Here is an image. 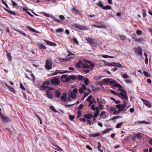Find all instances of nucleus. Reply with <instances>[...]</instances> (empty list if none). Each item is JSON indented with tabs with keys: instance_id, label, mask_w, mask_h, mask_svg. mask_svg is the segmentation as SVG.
I'll use <instances>...</instances> for the list:
<instances>
[{
	"instance_id": "obj_29",
	"label": "nucleus",
	"mask_w": 152,
	"mask_h": 152,
	"mask_svg": "<svg viewBox=\"0 0 152 152\" xmlns=\"http://www.w3.org/2000/svg\"><path fill=\"white\" fill-rule=\"evenodd\" d=\"M13 29L18 32L20 33L21 34H22V35H23L24 36H26V33L24 32H22L21 31L18 30H17V29H16L15 28H13Z\"/></svg>"
},
{
	"instance_id": "obj_39",
	"label": "nucleus",
	"mask_w": 152,
	"mask_h": 152,
	"mask_svg": "<svg viewBox=\"0 0 152 152\" xmlns=\"http://www.w3.org/2000/svg\"><path fill=\"white\" fill-rule=\"evenodd\" d=\"M92 98V96L91 95L89 96L87 98L86 100L88 102H90L91 101V99Z\"/></svg>"
},
{
	"instance_id": "obj_40",
	"label": "nucleus",
	"mask_w": 152,
	"mask_h": 152,
	"mask_svg": "<svg viewBox=\"0 0 152 152\" xmlns=\"http://www.w3.org/2000/svg\"><path fill=\"white\" fill-rule=\"evenodd\" d=\"M143 73L145 76L146 77H151L150 75L147 72L144 71L143 72Z\"/></svg>"
},
{
	"instance_id": "obj_17",
	"label": "nucleus",
	"mask_w": 152,
	"mask_h": 152,
	"mask_svg": "<svg viewBox=\"0 0 152 152\" xmlns=\"http://www.w3.org/2000/svg\"><path fill=\"white\" fill-rule=\"evenodd\" d=\"M75 27L81 30H86V27H84L80 25L76 24L75 25Z\"/></svg>"
},
{
	"instance_id": "obj_57",
	"label": "nucleus",
	"mask_w": 152,
	"mask_h": 152,
	"mask_svg": "<svg viewBox=\"0 0 152 152\" xmlns=\"http://www.w3.org/2000/svg\"><path fill=\"white\" fill-rule=\"evenodd\" d=\"M125 82L127 83H131L132 82V81L131 80H125Z\"/></svg>"
},
{
	"instance_id": "obj_59",
	"label": "nucleus",
	"mask_w": 152,
	"mask_h": 152,
	"mask_svg": "<svg viewBox=\"0 0 152 152\" xmlns=\"http://www.w3.org/2000/svg\"><path fill=\"white\" fill-rule=\"evenodd\" d=\"M83 104H80L78 108V109L80 110V109H82L83 108Z\"/></svg>"
},
{
	"instance_id": "obj_15",
	"label": "nucleus",
	"mask_w": 152,
	"mask_h": 152,
	"mask_svg": "<svg viewBox=\"0 0 152 152\" xmlns=\"http://www.w3.org/2000/svg\"><path fill=\"white\" fill-rule=\"evenodd\" d=\"M83 63L81 61H79L78 63L76 64V66L77 68H82L83 66Z\"/></svg>"
},
{
	"instance_id": "obj_44",
	"label": "nucleus",
	"mask_w": 152,
	"mask_h": 152,
	"mask_svg": "<svg viewBox=\"0 0 152 152\" xmlns=\"http://www.w3.org/2000/svg\"><path fill=\"white\" fill-rule=\"evenodd\" d=\"M77 118H79L80 117L81 115V112L80 110H79L77 112Z\"/></svg>"
},
{
	"instance_id": "obj_62",
	"label": "nucleus",
	"mask_w": 152,
	"mask_h": 152,
	"mask_svg": "<svg viewBox=\"0 0 152 152\" xmlns=\"http://www.w3.org/2000/svg\"><path fill=\"white\" fill-rule=\"evenodd\" d=\"M91 109L92 110H94L96 109L95 106L94 104H93L91 106Z\"/></svg>"
},
{
	"instance_id": "obj_36",
	"label": "nucleus",
	"mask_w": 152,
	"mask_h": 152,
	"mask_svg": "<svg viewBox=\"0 0 152 152\" xmlns=\"http://www.w3.org/2000/svg\"><path fill=\"white\" fill-rule=\"evenodd\" d=\"M72 11L75 14H78L79 11L75 8H73L72 9Z\"/></svg>"
},
{
	"instance_id": "obj_55",
	"label": "nucleus",
	"mask_w": 152,
	"mask_h": 152,
	"mask_svg": "<svg viewBox=\"0 0 152 152\" xmlns=\"http://www.w3.org/2000/svg\"><path fill=\"white\" fill-rule=\"evenodd\" d=\"M11 2H12L13 6V7H15V6H16L17 5V4L15 2H14L13 1V0H11Z\"/></svg>"
},
{
	"instance_id": "obj_64",
	"label": "nucleus",
	"mask_w": 152,
	"mask_h": 152,
	"mask_svg": "<svg viewBox=\"0 0 152 152\" xmlns=\"http://www.w3.org/2000/svg\"><path fill=\"white\" fill-rule=\"evenodd\" d=\"M69 117L71 120H72L74 118L75 116L74 115H70L69 116Z\"/></svg>"
},
{
	"instance_id": "obj_63",
	"label": "nucleus",
	"mask_w": 152,
	"mask_h": 152,
	"mask_svg": "<svg viewBox=\"0 0 152 152\" xmlns=\"http://www.w3.org/2000/svg\"><path fill=\"white\" fill-rule=\"evenodd\" d=\"M80 120L81 121L85 122L86 121V120L85 118H80Z\"/></svg>"
},
{
	"instance_id": "obj_28",
	"label": "nucleus",
	"mask_w": 152,
	"mask_h": 152,
	"mask_svg": "<svg viewBox=\"0 0 152 152\" xmlns=\"http://www.w3.org/2000/svg\"><path fill=\"white\" fill-rule=\"evenodd\" d=\"M100 134H99L96 133V134H93L91 133L89 134V136L90 137H95L98 136H100Z\"/></svg>"
},
{
	"instance_id": "obj_45",
	"label": "nucleus",
	"mask_w": 152,
	"mask_h": 152,
	"mask_svg": "<svg viewBox=\"0 0 152 152\" xmlns=\"http://www.w3.org/2000/svg\"><path fill=\"white\" fill-rule=\"evenodd\" d=\"M89 82V80H88L86 78L84 80V82L86 84V85L87 86L88 84V83Z\"/></svg>"
},
{
	"instance_id": "obj_1",
	"label": "nucleus",
	"mask_w": 152,
	"mask_h": 152,
	"mask_svg": "<svg viewBox=\"0 0 152 152\" xmlns=\"http://www.w3.org/2000/svg\"><path fill=\"white\" fill-rule=\"evenodd\" d=\"M67 75H63L61 76V80L62 82H69L71 80H75L76 79L75 76L72 75L67 77Z\"/></svg>"
},
{
	"instance_id": "obj_32",
	"label": "nucleus",
	"mask_w": 152,
	"mask_h": 152,
	"mask_svg": "<svg viewBox=\"0 0 152 152\" xmlns=\"http://www.w3.org/2000/svg\"><path fill=\"white\" fill-rule=\"evenodd\" d=\"M106 102L104 99H103L102 98H99V104H106Z\"/></svg>"
},
{
	"instance_id": "obj_48",
	"label": "nucleus",
	"mask_w": 152,
	"mask_h": 152,
	"mask_svg": "<svg viewBox=\"0 0 152 152\" xmlns=\"http://www.w3.org/2000/svg\"><path fill=\"white\" fill-rule=\"evenodd\" d=\"M9 13L10 14L12 15H16V13L14 11H13L11 10H10V11L9 12Z\"/></svg>"
},
{
	"instance_id": "obj_8",
	"label": "nucleus",
	"mask_w": 152,
	"mask_h": 152,
	"mask_svg": "<svg viewBox=\"0 0 152 152\" xmlns=\"http://www.w3.org/2000/svg\"><path fill=\"white\" fill-rule=\"evenodd\" d=\"M107 65L112 66L118 67L119 68H121L122 67V65L119 63H115L114 62L110 63H108Z\"/></svg>"
},
{
	"instance_id": "obj_10",
	"label": "nucleus",
	"mask_w": 152,
	"mask_h": 152,
	"mask_svg": "<svg viewBox=\"0 0 152 152\" xmlns=\"http://www.w3.org/2000/svg\"><path fill=\"white\" fill-rule=\"evenodd\" d=\"M86 40L90 44L92 45L94 43V40L92 38L90 37L86 38H85Z\"/></svg>"
},
{
	"instance_id": "obj_52",
	"label": "nucleus",
	"mask_w": 152,
	"mask_h": 152,
	"mask_svg": "<svg viewBox=\"0 0 152 152\" xmlns=\"http://www.w3.org/2000/svg\"><path fill=\"white\" fill-rule=\"evenodd\" d=\"M79 92L80 93H82L84 92V90L83 89V88H80L79 89Z\"/></svg>"
},
{
	"instance_id": "obj_42",
	"label": "nucleus",
	"mask_w": 152,
	"mask_h": 152,
	"mask_svg": "<svg viewBox=\"0 0 152 152\" xmlns=\"http://www.w3.org/2000/svg\"><path fill=\"white\" fill-rule=\"evenodd\" d=\"M88 63H90V65H89L90 66V69L91 70H92V69L94 66V65L93 64L90 63L89 61L88 62Z\"/></svg>"
},
{
	"instance_id": "obj_51",
	"label": "nucleus",
	"mask_w": 152,
	"mask_h": 152,
	"mask_svg": "<svg viewBox=\"0 0 152 152\" xmlns=\"http://www.w3.org/2000/svg\"><path fill=\"white\" fill-rule=\"evenodd\" d=\"M59 17L60 18V19L62 20H63L65 19V17L63 15H60L59 16Z\"/></svg>"
},
{
	"instance_id": "obj_11",
	"label": "nucleus",
	"mask_w": 152,
	"mask_h": 152,
	"mask_svg": "<svg viewBox=\"0 0 152 152\" xmlns=\"http://www.w3.org/2000/svg\"><path fill=\"white\" fill-rule=\"evenodd\" d=\"M126 106V103L125 102V101H124V104H118L116 105V107L117 108H120L122 110Z\"/></svg>"
},
{
	"instance_id": "obj_20",
	"label": "nucleus",
	"mask_w": 152,
	"mask_h": 152,
	"mask_svg": "<svg viewBox=\"0 0 152 152\" xmlns=\"http://www.w3.org/2000/svg\"><path fill=\"white\" fill-rule=\"evenodd\" d=\"M67 96L66 93H63V95L61 96L60 98L61 100H64V102H65Z\"/></svg>"
},
{
	"instance_id": "obj_31",
	"label": "nucleus",
	"mask_w": 152,
	"mask_h": 152,
	"mask_svg": "<svg viewBox=\"0 0 152 152\" xmlns=\"http://www.w3.org/2000/svg\"><path fill=\"white\" fill-rule=\"evenodd\" d=\"M112 130V128L107 129L104 130L103 132V133L104 134H107L109 132V131Z\"/></svg>"
},
{
	"instance_id": "obj_60",
	"label": "nucleus",
	"mask_w": 152,
	"mask_h": 152,
	"mask_svg": "<svg viewBox=\"0 0 152 152\" xmlns=\"http://www.w3.org/2000/svg\"><path fill=\"white\" fill-rule=\"evenodd\" d=\"M72 92L75 94H76L77 92V90L76 88L72 90Z\"/></svg>"
},
{
	"instance_id": "obj_30",
	"label": "nucleus",
	"mask_w": 152,
	"mask_h": 152,
	"mask_svg": "<svg viewBox=\"0 0 152 152\" xmlns=\"http://www.w3.org/2000/svg\"><path fill=\"white\" fill-rule=\"evenodd\" d=\"M137 123L138 124H150V123L149 122H147L145 121H139Z\"/></svg>"
},
{
	"instance_id": "obj_26",
	"label": "nucleus",
	"mask_w": 152,
	"mask_h": 152,
	"mask_svg": "<svg viewBox=\"0 0 152 152\" xmlns=\"http://www.w3.org/2000/svg\"><path fill=\"white\" fill-rule=\"evenodd\" d=\"M62 73L61 72V70H56L54 72V73L51 75L52 76L57 75L58 73L62 74Z\"/></svg>"
},
{
	"instance_id": "obj_21",
	"label": "nucleus",
	"mask_w": 152,
	"mask_h": 152,
	"mask_svg": "<svg viewBox=\"0 0 152 152\" xmlns=\"http://www.w3.org/2000/svg\"><path fill=\"white\" fill-rule=\"evenodd\" d=\"M37 45L39 48L41 50L45 49L46 48V47L42 44L38 43Z\"/></svg>"
},
{
	"instance_id": "obj_58",
	"label": "nucleus",
	"mask_w": 152,
	"mask_h": 152,
	"mask_svg": "<svg viewBox=\"0 0 152 152\" xmlns=\"http://www.w3.org/2000/svg\"><path fill=\"white\" fill-rule=\"evenodd\" d=\"M99 108L100 109H103V108H104V106L103 105H102L101 104H99Z\"/></svg>"
},
{
	"instance_id": "obj_38",
	"label": "nucleus",
	"mask_w": 152,
	"mask_h": 152,
	"mask_svg": "<svg viewBox=\"0 0 152 152\" xmlns=\"http://www.w3.org/2000/svg\"><path fill=\"white\" fill-rule=\"evenodd\" d=\"M98 6L100 7H101L103 9V7H104V5L102 2L100 1L99 2L98 4L97 5Z\"/></svg>"
},
{
	"instance_id": "obj_35",
	"label": "nucleus",
	"mask_w": 152,
	"mask_h": 152,
	"mask_svg": "<svg viewBox=\"0 0 152 152\" xmlns=\"http://www.w3.org/2000/svg\"><path fill=\"white\" fill-rule=\"evenodd\" d=\"M84 74H87L90 72V71L89 69H83L82 70Z\"/></svg>"
},
{
	"instance_id": "obj_7",
	"label": "nucleus",
	"mask_w": 152,
	"mask_h": 152,
	"mask_svg": "<svg viewBox=\"0 0 152 152\" xmlns=\"http://www.w3.org/2000/svg\"><path fill=\"white\" fill-rule=\"evenodd\" d=\"M111 79H104L102 80L103 82L105 84H107L108 83L111 84L113 86V84L115 83V81L114 80H110Z\"/></svg>"
},
{
	"instance_id": "obj_27",
	"label": "nucleus",
	"mask_w": 152,
	"mask_h": 152,
	"mask_svg": "<svg viewBox=\"0 0 152 152\" xmlns=\"http://www.w3.org/2000/svg\"><path fill=\"white\" fill-rule=\"evenodd\" d=\"M144 104L145 105H146L147 107H148L149 108H150L151 107V104H150L149 102L147 100L145 101Z\"/></svg>"
},
{
	"instance_id": "obj_18",
	"label": "nucleus",
	"mask_w": 152,
	"mask_h": 152,
	"mask_svg": "<svg viewBox=\"0 0 152 152\" xmlns=\"http://www.w3.org/2000/svg\"><path fill=\"white\" fill-rule=\"evenodd\" d=\"M7 54V58L9 61L11 62L12 60V57L10 53L7 51H6Z\"/></svg>"
},
{
	"instance_id": "obj_25",
	"label": "nucleus",
	"mask_w": 152,
	"mask_h": 152,
	"mask_svg": "<svg viewBox=\"0 0 152 152\" xmlns=\"http://www.w3.org/2000/svg\"><path fill=\"white\" fill-rule=\"evenodd\" d=\"M82 68L83 69H90V66L87 64L83 63Z\"/></svg>"
},
{
	"instance_id": "obj_34",
	"label": "nucleus",
	"mask_w": 152,
	"mask_h": 152,
	"mask_svg": "<svg viewBox=\"0 0 152 152\" xmlns=\"http://www.w3.org/2000/svg\"><path fill=\"white\" fill-rule=\"evenodd\" d=\"M6 86L8 87V89L10 90L12 92H13L15 91L14 89L12 87H10L7 85V84H6Z\"/></svg>"
},
{
	"instance_id": "obj_46",
	"label": "nucleus",
	"mask_w": 152,
	"mask_h": 152,
	"mask_svg": "<svg viewBox=\"0 0 152 152\" xmlns=\"http://www.w3.org/2000/svg\"><path fill=\"white\" fill-rule=\"evenodd\" d=\"M110 92L112 94L118 96V93H117L115 91L113 90H111Z\"/></svg>"
},
{
	"instance_id": "obj_53",
	"label": "nucleus",
	"mask_w": 152,
	"mask_h": 152,
	"mask_svg": "<svg viewBox=\"0 0 152 152\" xmlns=\"http://www.w3.org/2000/svg\"><path fill=\"white\" fill-rule=\"evenodd\" d=\"M78 77L79 80H81L84 79L83 77L81 75L79 76Z\"/></svg>"
},
{
	"instance_id": "obj_50",
	"label": "nucleus",
	"mask_w": 152,
	"mask_h": 152,
	"mask_svg": "<svg viewBox=\"0 0 152 152\" xmlns=\"http://www.w3.org/2000/svg\"><path fill=\"white\" fill-rule=\"evenodd\" d=\"M2 2V3H3V4H4L5 6L7 7V8H9V7L7 5V4L4 1V0H1Z\"/></svg>"
},
{
	"instance_id": "obj_9",
	"label": "nucleus",
	"mask_w": 152,
	"mask_h": 152,
	"mask_svg": "<svg viewBox=\"0 0 152 152\" xmlns=\"http://www.w3.org/2000/svg\"><path fill=\"white\" fill-rule=\"evenodd\" d=\"M113 86L115 87H118V90L121 91V92H122V91L124 92L125 90L122 89V86L119 84L116 83H115V82L113 84Z\"/></svg>"
},
{
	"instance_id": "obj_47",
	"label": "nucleus",
	"mask_w": 152,
	"mask_h": 152,
	"mask_svg": "<svg viewBox=\"0 0 152 152\" xmlns=\"http://www.w3.org/2000/svg\"><path fill=\"white\" fill-rule=\"evenodd\" d=\"M142 11L143 12V17H144L145 16L146 14V11L145 10H142Z\"/></svg>"
},
{
	"instance_id": "obj_24",
	"label": "nucleus",
	"mask_w": 152,
	"mask_h": 152,
	"mask_svg": "<svg viewBox=\"0 0 152 152\" xmlns=\"http://www.w3.org/2000/svg\"><path fill=\"white\" fill-rule=\"evenodd\" d=\"M83 117L88 119H90L91 118L93 117V116L91 114H89L85 115H83Z\"/></svg>"
},
{
	"instance_id": "obj_13",
	"label": "nucleus",
	"mask_w": 152,
	"mask_h": 152,
	"mask_svg": "<svg viewBox=\"0 0 152 152\" xmlns=\"http://www.w3.org/2000/svg\"><path fill=\"white\" fill-rule=\"evenodd\" d=\"M0 116L3 121L4 123L7 122L9 121V119L7 117L4 116L2 114H0Z\"/></svg>"
},
{
	"instance_id": "obj_33",
	"label": "nucleus",
	"mask_w": 152,
	"mask_h": 152,
	"mask_svg": "<svg viewBox=\"0 0 152 152\" xmlns=\"http://www.w3.org/2000/svg\"><path fill=\"white\" fill-rule=\"evenodd\" d=\"M111 9V7L109 5L105 6H104V7H103V9L105 10H110Z\"/></svg>"
},
{
	"instance_id": "obj_56",
	"label": "nucleus",
	"mask_w": 152,
	"mask_h": 152,
	"mask_svg": "<svg viewBox=\"0 0 152 152\" xmlns=\"http://www.w3.org/2000/svg\"><path fill=\"white\" fill-rule=\"evenodd\" d=\"M20 88H21L22 89H23V90H24V91H25L26 90L25 88L24 87L22 84L21 83L20 84Z\"/></svg>"
},
{
	"instance_id": "obj_4",
	"label": "nucleus",
	"mask_w": 152,
	"mask_h": 152,
	"mask_svg": "<svg viewBox=\"0 0 152 152\" xmlns=\"http://www.w3.org/2000/svg\"><path fill=\"white\" fill-rule=\"evenodd\" d=\"M127 94V93L125 90L124 92L122 91L118 93V96L124 101V100H127L128 99Z\"/></svg>"
},
{
	"instance_id": "obj_41",
	"label": "nucleus",
	"mask_w": 152,
	"mask_h": 152,
	"mask_svg": "<svg viewBox=\"0 0 152 152\" xmlns=\"http://www.w3.org/2000/svg\"><path fill=\"white\" fill-rule=\"evenodd\" d=\"M51 18L53 19L54 20L58 22H60L61 21L59 19L56 18L53 16H51Z\"/></svg>"
},
{
	"instance_id": "obj_3",
	"label": "nucleus",
	"mask_w": 152,
	"mask_h": 152,
	"mask_svg": "<svg viewBox=\"0 0 152 152\" xmlns=\"http://www.w3.org/2000/svg\"><path fill=\"white\" fill-rule=\"evenodd\" d=\"M50 84L52 85L57 86L59 84L60 81L59 79L57 77H54L51 78L50 79Z\"/></svg>"
},
{
	"instance_id": "obj_37",
	"label": "nucleus",
	"mask_w": 152,
	"mask_h": 152,
	"mask_svg": "<svg viewBox=\"0 0 152 152\" xmlns=\"http://www.w3.org/2000/svg\"><path fill=\"white\" fill-rule=\"evenodd\" d=\"M123 124V122L118 124L116 126V128H119Z\"/></svg>"
},
{
	"instance_id": "obj_5",
	"label": "nucleus",
	"mask_w": 152,
	"mask_h": 152,
	"mask_svg": "<svg viewBox=\"0 0 152 152\" xmlns=\"http://www.w3.org/2000/svg\"><path fill=\"white\" fill-rule=\"evenodd\" d=\"M54 88H50L46 91V97L49 99H52L53 98L52 92L51 91L54 90Z\"/></svg>"
},
{
	"instance_id": "obj_22",
	"label": "nucleus",
	"mask_w": 152,
	"mask_h": 152,
	"mask_svg": "<svg viewBox=\"0 0 152 152\" xmlns=\"http://www.w3.org/2000/svg\"><path fill=\"white\" fill-rule=\"evenodd\" d=\"M26 27L28 29L32 32H34L35 33H37L38 32V31H36L34 28H32L31 27L29 26H26Z\"/></svg>"
},
{
	"instance_id": "obj_16",
	"label": "nucleus",
	"mask_w": 152,
	"mask_h": 152,
	"mask_svg": "<svg viewBox=\"0 0 152 152\" xmlns=\"http://www.w3.org/2000/svg\"><path fill=\"white\" fill-rule=\"evenodd\" d=\"M69 96L73 99H75L77 97L76 94L72 92H71L69 94Z\"/></svg>"
},
{
	"instance_id": "obj_2",
	"label": "nucleus",
	"mask_w": 152,
	"mask_h": 152,
	"mask_svg": "<svg viewBox=\"0 0 152 152\" xmlns=\"http://www.w3.org/2000/svg\"><path fill=\"white\" fill-rule=\"evenodd\" d=\"M50 84V82L48 81L43 82L42 85L40 87V90H46L47 91L50 88H52L48 86V85H49Z\"/></svg>"
},
{
	"instance_id": "obj_6",
	"label": "nucleus",
	"mask_w": 152,
	"mask_h": 152,
	"mask_svg": "<svg viewBox=\"0 0 152 152\" xmlns=\"http://www.w3.org/2000/svg\"><path fill=\"white\" fill-rule=\"evenodd\" d=\"M52 62L50 60H47L46 61L45 67L47 70H50L52 68Z\"/></svg>"
},
{
	"instance_id": "obj_61",
	"label": "nucleus",
	"mask_w": 152,
	"mask_h": 152,
	"mask_svg": "<svg viewBox=\"0 0 152 152\" xmlns=\"http://www.w3.org/2000/svg\"><path fill=\"white\" fill-rule=\"evenodd\" d=\"M73 40L77 44H79L78 42L77 41V39L75 37H74L73 38Z\"/></svg>"
},
{
	"instance_id": "obj_12",
	"label": "nucleus",
	"mask_w": 152,
	"mask_h": 152,
	"mask_svg": "<svg viewBox=\"0 0 152 152\" xmlns=\"http://www.w3.org/2000/svg\"><path fill=\"white\" fill-rule=\"evenodd\" d=\"M135 52L139 55H141L142 54V49L140 47H138L135 50Z\"/></svg>"
},
{
	"instance_id": "obj_54",
	"label": "nucleus",
	"mask_w": 152,
	"mask_h": 152,
	"mask_svg": "<svg viewBox=\"0 0 152 152\" xmlns=\"http://www.w3.org/2000/svg\"><path fill=\"white\" fill-rule=\"evenodd\" d=\"M120 39L121 40H124L126 39V37L125 36L123 35V36H120Z\"/></svg>"
},
{
	"instance_id": "obj_43",
	"label": "nucleus",
	"mask_w": 152,
	"mask_h": 152,
	"mask_svg": "<svg viewBox=\"0 0 152 152\" xmlns=\"http://www.w3.org/2000/svg\"><path fill=\"white\" fill-rule=\"evenodd\" d=\"M64 31V30L62 28H59L57 29L56 30V32H61Z\"/></svg>"
},
{
	"instance_id": "obj_23",
	"label": "nucleus",
	"mask_w": 152,
	"mask_h": 152,
	"mask_svg": "<svg viewBox=\"0 0 152 152\" xmlns=\"http://www.w3.org/2000/svg\"><path fill=\"white\" fill-rule=\"evenodd\" d=\"M55 96L57 98H59L61 95V92L59 90H57L55 92Z\"/></svg>"
},
{
	"instance_id": "obj_14",
	"label": "nucleus",
	"mask_w": 152,
	"mask_h": 152,
	"mask_svg": "<svg viewBox=\"0 0 152 152\" xmlns=\"http://www.w3.org/2000/svg\"><path fill=\"white\" fill-rule=\"evenodd\" d=\"M44 41L48 45H49L53 46H55L56 45V43L52 42L48 40H44Z\"/></svg>"
},
{
	"instance_id": "obj_49",
	"label": "nucleus",
	"mask_w": 152,
	"mask_h": 152,
	"mask_svg": "<svg viewBox=\"0 0 152 152\" xmlns=\"http://www.w3.org/2000/svg\"><path fill=\"white\" fill-rule=\"evenodd\" d=\"M142 33V31L140 30H138L136 31L137 34L139 35H140Z\"/></svg>"
},
{
	"instance_id": "obj_19",
	"label": "nucleus",
	"mask_w": 152,
	"mask_h": 152,
	"mask_svg": "<svg viewBox=\"0 0 152 152\" xmlns=\"http://www.w3.org/2000/svg\"><path fill=\"white\" fill-rule=\"evenodd\" d=\"M99 109L97 108H96V111L95 112L94 114V118H96L97 117V116L99 115Z\"/></svg>"
}]
</instances>
